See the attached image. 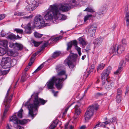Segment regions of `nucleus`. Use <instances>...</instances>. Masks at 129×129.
Returning a JSON list of instances; mask_svg holds the SVG:
<instances>
[{
	"label": "nucleus",
	"mask_w": 129,
	"mask_h": 129,
	"mask_svg": "<svg viewBox=\"0 0 129 129\" xmlns=\"http://www.w3.org/2000/svg\"><path fill=\"white\" fill-rule=\"evenodd\" d=\"M69 123L67 122L65 125L64 129H68L69 128Z\"/></svg>",
	"instance_id": "obj_63"
},
{
	"label": "nucleus",
	"mask_w": 129,
	"mask_h": 129,
	"mask_svg": "<svg viewBox=\"0 0 129 129\" xmlns=\"http://www.w3.org/2000/svg\"><path fill=\"white\" fill-rule=\"evenodd\" d=\"M103 39L101 38H97L93 42L95 47H98L102 43Z\"/></svg>",
	"instance_id": "obj_18"
},
{
	"label": "nucleus",
	"mask_w": 129,
	"mask_h": 129,
	"mask_svg": "<svg viewBox=\"0 0 129 129\" xmlns=\"http://www.w3.org/2000/svg\"><path fill=\"white\" fill-rule=\"evenodd\" d=\"M109 119L111 123L114 122H115L116 123L117 122L116 119V118L115 117L111 119Z\"/></svg>",
	"instance_id": "obj_54"
},
{
	"label": "nucleus",
	"mask_w": 129,
	"mask_h": 129,
	"mask_svg": "<svg viewBox=\"0 0 129 129\" xmlns=\"http://www.w3.org/2000/svg\"><path fill=\"white\" fill-rule=\"evenodd\" d=\"M122 70V68L121 67H119L116 71L114 72V74H118L121 72Z\"/></svg>",
	"instance_id": "obj_43"
},
{
	"label": "nucleus",
	"mask_w": 129,
	"mask_h": 129,
	"mask_svg": "<svg viewBox=\"0 0 129 129\" xmlns=\"http://www.w3.org/2000/svg\"><path fill=\"white\" fill-rule=\"evenodd\" d=\"M84 11H86L90 12H94V10L91 8L90 7H88L86 8L84 10Z\"/></svg>",
	"instance_id": "obj_40"
},
{
	"label": "nucleus",
	"mask_w": 129,
	"mask_h": 129,
	"mask_svg": "<svg viewBox=\"0 0 129 129\" xmlns=\"http://www.w3.org/2000/svg\"><path fill=\"white\" fill-rule=\"evenodd\" d=\"M116 45L112 46L110 49L111 53L113 54L114 55H116L119 54V51Z\"/></svg>",
	"instance_id": "obj_16"
},
{
	"label": "nucleus",
	"mask_w": 129,
	"mask_h": 129,
	"mask_svg": "<svg viewBox=\"0 0 129 129\" xmlns=\"http://www.w3.org/2000/svg\"><path fill=\"white\" fill-rule=\"evenodd\" d=\"M58 12V5L57 4L50 5L49 8L45 11L44 17L46 20H50L54 18L56 21V14Z\"/></svg>",
	"instance_id": "obj_2"
},
{
	"label": "nucleus",
	"mask_w": 129,
	"mask_h": 129,
	"mask_svg": "<svg viewBox=\"0 0 129 129\" xmlns=\"http://www.w3.org/2000/svg\"><path fill=\"white\" fill-rule=\"evenodd\" d=\"M33 16L32 15H30L29 16H25L23 17V18L24 19H30L31 18L33 17Z\"/></svg>",
	"instance_id": "obj_55"
},
{
	"label": "nucleus",
	"mask_w": 129,
	"mask_h": 129,
	"mask_svg": "<svg viewBox=\"0 0 129 129\" xmlns=\"http://www.w3.org/2000/svg\"><path fill=\"white\" fill-rule=\"evenodd\" d=\"M63 80V78L61 79L55 76L53 77L47 83L48 88L49 89L53 88L54 83H55L57 88L58 89H60L62 87V84L61 82Z\"/></svg>",
	"instance_id": "obj_3"
},
{
	"label": "nucleus",
	"mask_w": 129,
	"mask_h": 129,
	"mask_svg": "<svg viewBox=\"0 0 129 129\" xmlns=\"http://www.w3.org/2000/svg\"><path fill=\"white\" fill-rule=\"evenodd\" d=\"M10 89V88L8 90L6 97L4 100V103L5 106L4 108V110L2 117V120L5 117L6 114L9 109L10 106V103L12 98V95H11L9 97L8 96Z\"/></svg>",
	"instance_id": "obj_4"
},
{
	"label": "nucleus",
	"mask_w": 129,
	"mask_h": 129,
	"mask_svg": "<svg viewBox=\"0 0 129 129\" xmlns=\"http://www.w3.org/2000/svg\"><path fill=\"white\" fill-rule=\"evenodd\" d=\"M23 48V46L21 44L15 43V49H17L18 50L22 49Z\"/></svg>",
	"instance_id": "obj_24"
},
{
	"label": "nucleus",
	"mask_w": 129,
	"mask_h": 129,
	"mask_svg": "<svg viewBox=\"0 0 129 129\" xmlns=\"http://www.w3.org/2000/svg\"><path fill=\"white\" fill-rule=\"evenodd\" d=\"M75 49L78 52V54L79 56H81V50L80 48L78 46H76L75 47Z\"/></svg>",
	"instance_id": "obj_39"
},
{
	"label": "nucleus",
	"mask_w": 129,
	"mask_h": 129,
	"mask_svg": "<svg viewBox=\"0 0 129 129\" xmlns=\"http://www.w3.org/2000/svg\"><path fill=\"white\" fill-rule=\"evenodd\" d=\"M96 27V25L94 24L91 25L88 28L89 34L90 35V37H92L95 35Z\"/></svg>",
	"instance_id": "obj_12"
},
{
	"label": "nucleus",
	"mask_w": 129,
	"mask_h": 129,
	"mask_svg": "<svg viewBox=\"0 0 129 129\" xmlns=\"http://www.w3.org/2000/svg\"><path fill=\"white\" fill-rule=\"evenodd\" d=\"M49 40L47 41H42L41 43H43V45L42 46L41 49V50L43 49H44V48L46 46H47L48 45L49 43L48 42L49 41H50Z\"/></svg>",
	"instance_id": "obj_25"
},
{
	"label": "nucleus",
	"mask_w": 129,
	"mask_h": 129,
	"mask_svg": "<svg viewBox=\"0 0 129 129\" xmlns=\"http://www.w3.org/2000/svg\"><path fill=\"white\" fill-rule=\"evenodd\" d=\"M61 54V53L59 51H56L54 52L52 56L53 58H55Z\"/></svg>",
	"instance_id": "obj_34"
},
{
	"label": "nucleus",
	"mask_w": 129,
	"mask_h": 129,
	"mask_svg": "<svg viewBox=\"0 0 129 129\" xmlns=\"http://www.w3.org/2000/svg\"><path fill=\"white\" fill-rule=\"evenodd\" d=\"M57 13L56 14V21H57L58 20H64L66 19L67 17L64 15L61 14L60 11L59 10L58 7Z\"/></svg>",
	"instance_id": "obj_13"
},
{
	"label": "nucleus",
	"mask_w": 129,
	"mask_h": 129,
	"mask_svg": "<svg viewBox=\"0 0 129 129\" xmlns=\"http://www.w3.org/2000/svg\"><path fill=\"white\" fill-rule=\"evenodd\" d=\"M5 61L4 62V65L6 66L7 68H9L11 66V59L9 57H7L4 58Z\"/></svg>",
	"instance_id": "obj_14"
},
{
	"label": "nucleus",
	"mask_w": 129,
	"mask_h": 129,
	"mask_svg": "<svg viewBox=\"0 0 129 129\" xmlns=\"http://www.w3.org/2000/svg\"><path fill=\"white\" fill-rule=\"evenodd\" d=\"M78 40L79 44L82 45L83 48H84L87 44V43L85 39L83 37H82L79 38Z\"/></svg>",
	"instance_id": "obj_15"
},
{
	"label": "nucleus",
	"mask_w": 129,
	"mask_h": 129,
	"mask_svg": "<svg viewBox=\"0 0 129 129\" xmlns=\"http://www.w3.org/2000/svg\"><path fill=\"white\" fill-rule=\"evenodd\" d=\"M67 50H71V47L72 46L71 43H70V42H68L67 43Z\"/></svg>",
	"instance_id": "obj_41"
},
{
	"label": "nucleus",
	"mask_w": 129,
	"mask_h": 129,
	"mask_svg": "<svg viewBox=\"0 0 129 129\" xmlns=\"http://www.w3.org/2000/svg\"><path fill=\"white\" fill-rule=\"evenodd\" d=\"M14 114L11 117L10 119V121L12 122L14 124H18V120L17 118L16 117V115Z\"/></svg>",
	"instance_id": "obj_17"
},
{
	"label": "nucleus",
	"mask_w": 129,
	"mask_h": 129,
	"mask_svg": "<svg viewBox=\"0 0 129 129\" xmlns=\"http://www.w3.org/2000/svg\"><path fill=\"white\" fill-rule=\"evenodd\" d=\"M75 56L76 55L74 54H70L64 61L65 65L68 66L69 68L71 69H73L76 65L74 62L76 59Z\"/></svg>",
	"instance_id": "obj_6"
},
{
	"label": "nucleus",
	"mask_w": 129,
	"mask_h": 129,
	"mask_svg": "<svg viewBox=\"0 0 129 129\" xmlns=\"http://www.w3.org/2000/svg\"><path fill=\"white\" fill-rule=\"evenodd\" d=\"M6 53V50L0 47V56H2Z\"/></svg>",
	"instance_id": "obj_28"
},
{
	"label": "nucleus",
	"mask_w": 129,
	"mask_h": 129,
	"mask_svg": "<svg viewBox=\"0 0 129 129\" xmlns=\"http://www.w3.org/2000/svg\"><path fill=\"white\" fill-rule=\"evenodd\" d=\"M43 67V65L42 64L40 65L34 71V73H36L38 71L40 70Z\"/></svg>",
	"instance_id": "obj_49"
},
{
	"label": "nucleus",
	"mask_w": 129,
	"mask_h": 129,
	"mask_svg": "<svg viewBox=\"0 0 129 129\" xmlns=\"http://www.w3.org/2000/svg\"><path fill=\"white\" fill-rule=\"evenodd\" d=\"M105 64L103 63H101L99 64L97 68V71L103 69L104 68Z\"/></svg>",
	"instance_id": "obj_30"
},
{
	"label": "nucleus",
	"mask_w": 129,
	"mask_h": 129,
	"mask_svg": "<svg viewBox=\"0 0 129 129\" xmlns=\"http://www.w3.org/2000/svg\"><path fill=\"white\" fill-rule=\"evenodd\" d=\"M111 70V68L110 67H107L106 69L103 71L101 74V79L102 80H105L108 76Z\"/></svg>",
	"instance_id": "obj_11"
},
{
	"label": "nucleus",
	"mask_w": 129,
	"mask_h": 129,
	"mask_svg": "<svg viewBox=\"0 0 129 129\" xmlns=\"http://www.w3.org/2000/svg\"><path fill=\"white\" fill-rule=\"evenodd\" d=\"M25 32L27 34H30L31 32V27L28 24L24 27Z\"/></svg>",
	"instance_id": "obj_19"
},
{
	"label": "nucleus",
	"mask_w": 129,
	"mask_h": 129,
	"mask_svg": "<svg viewBox=\"0 0 129 129\" xmlns=\"http://www.w3.org/2000/svg\"><path fill=\"white\" fill-rule=\"evenodd\" d=\"M70 42L71 43L72 46L74 45L75 47L77 46V42L76 40L71 41Z\"/></svg>",
	"instance_id": "obj_47"
},
{
	"label": "nucleus",
	"mask_w": 129,
	"mask_h": 129,
	"mask_svg": "<svg viewBox=\"0 0 129 129\" xmlns=\"http://www.w3.org/2000/svg\"><path fill=\"white\" fill-rule=\"evenodd\" d=\"M5 16V15L4 14H1L0 15V20L3 19Z\"/></svg>",
	"instance_id": "obj_61"
},
{
	"label": "nucleus",
	"mask_w": 129,
	"mask_h": 129,
	"mask_svg": "<svg viewBox=\"0 0 129 129\" xmlns=\"http://www.w3.org/2000/svg\"><path fill=\"white\" fill-rule=\"evenodd\" d=\"M14 30L17 33L22 34L23 33V30L20 29L16 28Z\"/></svg>",
	"instance_id": "obj_36"
},
{
	"label": "nucleus",
	"mask_w": 129,
	"mask_h": 129,
	"mask_svg": "<svg viewBox=\"0 0 129 129\" xmlns=\"http://www.w3.org/2000/svg\"><path fill=\"white\" fill-rule=\"evenodd\" d=\"M104 14L103 13L99 10L98 12V14L99 15L103 16L104 15Z\"/></svg>",
	"instance_id": "obj_62"
},
{
	"label": "nucleus",
	"mask_w": 129,
	"mask_h": 129,
	"mask_svg": "<svg viewBox=\"0 0 129 129\" xmlns=\"http://www.w3.org/2000/svg\"><path fill=\"white\" fill-rule=\"evenodd\" d=\"M43 67V65L42 64L40 65L34 71V73H36L38 71L40 70Z\"/></svg>",
	"instance_id": "obj_50"
},
{
	"label": "nucleus",
	"mask_w": 129,
	"mask_h": 129,
	"mask_svg": "<svg viewBox=\"0 0 129 129\" xmlns=\"http://www.w3.org/2000/svg\"><path fill=\"white\" fill-rule=\"evenodd\" d=\"M8 37L11 40L14 39L16 38V36L15 35L12 34L9 35L8 36Z\"/></svg>",
	"instance_id": "obj_44"
},
{
	"label": "nucleus",
	"mask_w": 129,
	"mask_h": 129,
	"mask_svg": "<svg viewBox=\"0 0 129 129\" xmlns=\"http://www.w3.org/2000/svg\"><path fill=\"white\" fill-rule=\"evenodd\" d=\"M35 60V58H34V56H31L30 59V61L28 63V65L29 66H31L34 62Z\"/></svg>",
	"instance_id": "obj_38"
},
{
	"label": "nucleus",
	"mask_w": 129,
	"mask_h": 129,
	"mask_svg": "<svg viewBox=\"0 0 129 129\" xmlns=\"http://www.w3.org/2000/svg\"><path fill=\"white\" fill-rule=\"evenodd\" d=\"M71 8L68 4L64 3L60 4L58 8L59 10L63 12H66L69 10Z\"/></svg>",
	"instance_id": "obj_9"
},
{
	"label": "nucleus",
	"mask_w": 129,
	"mask_h": 129,
	"mask_svg": "<svg viewBox=\"0 0 129 129\" xmlns=\"http://www.w3.org/2000/svg\"><path fill=\"white\" fill-rule=\"evenodd\" d=\"M75 104V103H72L70 106L68 108H66V109L65 110V111L63 113V114L64 115L65 114H66V113L67 112V111L69 109V107L71 106L73 104Z\"/></svg>",
	"instance_id": "obj_56"
},
{
	"label": "nucleus",
	"mask_w": 129,
	"mask_h": 129,
	"mask_svg": "<svg viewBox=\"0 0 129 129\" xmlns=\"http://www.w3.org/2000/svg\"><path fill=\"white\" fill-rule=\"evenodd\" d=\"M62 37V36H60L58 37L54 38L51 39H50L49 40H51V41L55 42L61 39Z\"/></svg>",
	"instance_id": "obj_27"
},
{
	"label": "nucleus",
	"mask_w": 129,
	"mask_h": 129,
	"mask_svg": "<svg viewBox=\"0 0 129 129\" xmlns=\"http://www.w3.org/2000/svg\"><path fill=\"white\" fill-rule=\"evenodd\" d=\"M122 93V91L121 89L120 88L118 89L117 93V95H121Z\"/></svg>",
	"instance_id": "obj_53"
},
{
	"label": "nucleus",
	"mask_w": 129,
	"mask_h": 129,
	"mask_svg": "<svg viewBox=\"0 0 129 129\" xmlns=\"http://www.w3.org/2000/svg\"><path fill=\"white\" fill-rule=\"evenodd\" d=\"M76 0H69L68 2L70 5L74 6L76 4Z\"/></svg>",
	"instance_id": "obj_35"
},
{
	"label": "nucleus",
	"mask_w": 129,
	"mask_h": 129,
	"mask_svg": "<svg viewBox=\"0 0 129 129\" xmlns=\"http://www.w3.org/2000/svg\"><path fill=\"white\" fill-rule=\"evenodd\" d=\"M110 121V119H109L107 121L102 122V124H104V125H105L106 124H109L110 123H111Z\"/></svg>",
	"instance_id": "obj_59"
},
{
	"label": "nucleus",
	"mask_w": 129,
	"mask_h": 129,
	"mask_svg": "<svg viewBox=\"0 0 129 129\" xmlns=\"http://www.w3.org/2000/svg\"><path fill=\"white\" fill-rule=\"evenodd\" d=\"M125 19L126 21L127 25L128 26L129 25V13L128 12L126 13Z\"/></svg>",
	"instance_id": "obj_26"
},
{
	"label": "nucleus",
	"mask_w": 129,
	"mask_h": 129,
	"mask_svg": "<svg viewBox=\"0 0 129 129\" xmlns=\"http://www.w3.org/2000/svg\"><path fill=\"white\" fill-rule=\"evenodd\" d=\"M117 48L118 49V51H119V54H120L122 52L124 51L125 49L124 47L122 45H119L117 46Z\"/></svg>",
	"instance_id": "obj_21"
},
{
	"label": "nucleus",
	"mask_w": 129,
	"mask_h": 129,
	"mask_svg": "<svg viewBox=\"0 0 129 129\" xmlns=\"http://www.w3.org/2000/svg\"><path fill=\"white\" fill-rule=\"evenodd\" d=\"M35 24L37 27H44L47 26L45 24L44 20L43 17L41 15L36 16L35 19Z\"/></svg>",
	"instance_id": "obj_7"
},
{
	"label": "nucleus",
	"mask_w": 129,
	"mask_h": 129,
	"mask_svg": "<svg viewBox=\"0 0 129 129\" xmlns=\"http://www.w3.org/2000/svg\"><path fill=\"white\" fill-rule=\"evenodd\" d=\"M43 67V65L42 64L40 65L34 71V73H36L38 71L40 70Z\"/></svg>",
	"instance_id": "obj_48"
},
{
	"label": "nucleus",
	"mask_w": 129,
	"mask_h": 129,
	"mask_svg": "<svg viewBox=\"0 0 129 129\" xmlns=\"http://www.w3.org/2000/svg\"><path fill=\"white\" fill-rule=\"evenodd\" d=\"M81 106V104L79 102H78L77 104L75 105L74 108L75 112L74 114V119H76L80 114L81 112V110L79 108Z\"/></svg>",
	"instance_id": "obj_10"
},
{
	"label": "nucleus",
	"mask_w": 129,
	"mask_h": 129,
	"mask_svg": "<svg viewBox=\"0 0 129 129\" xmlns=\"http://www.w3.org/2000/svg\"><path fill=\"white\" fill-rule=\"evenodd\" d=\"M99 10L104 14L106 11V7H105L103 6Z\"/></svg>",
	"instance_id": "obj_46"
},
{
	"label": "nucleus",
	"mask_w": 129,
	"mask_h": 129,
	"mask_svg": "<svg viewBox=\"0 0 129 129\" xmlns=\"http://www.w3.org/2000/svg\"><path fill=\"white\" fill-rule=\"evenodd\" d=\"M23 111V110L21 109L18 112L17 116L19 118H21L22 117V112Z\"/></svg>",
	"instance_id": "obj_33"
},
{
	"label": "nucleus",
	"mask_w": 129,
	"mask_h": 129,
	"mask_svg": "<svg viewBox=\"0 0 129 129\" xmlns=\"http://www.w3.org/2000/svg\"><path fill=\"white\" fill-rule=\"evenodd\" d=\"M125 60L126 61H129V53L126 56Z\"/></svg>",
	"instance_id": "obj_64"
},
{
	"label": "nucleus",
	"mask_w": 129,
	"mask_h": 129,
	"mask_svg": "<svg viewBox=\"0 0 129 129\" xmlns=\"http://www.w3.org/2000/svg\"><path fill=\"white\" fill-rule=\"evenodd\" d=\"M57 124L55 122H53L50 126V129H54L56 126Z\"/></svg>",
	"instance_id": "obj_45"
},
{
	"label": "nucleus",
	"mask_w": 129,
	"mask_h": 129,
	"mask_svg": "<svg viewBox=\"0 0 129 129\" xmlns=\"http://www.w3.org/2000/svg\"><path fill=\"white\" fill-rule=\"evenodd\" d=\"M27 122V121L26 119H23L22 120H19L18 121V122L21 125H24L26 124Z\"/></svg>",
	"instance_id": "obj_32"
},
{
	"label": "nucleus",
	"mask_w": 129,
	"mask_h": 129,
	"mask_svg": "<svg viewBox=\"0 0 129 129\" xmlns=\"http://www.w3.org/2000/svg\"><path fill=\"white\" fill-rule=\"evenodd\" d=\"M15 43H12L9 44V46L10 47L13 48L15 49Z\"/></svg>",
	"instance_id": "obj_52"
},
{
	"label": "nucleus",
	"mask_w": 129,
	"mask_h": 129,
	"mask_svg": "<svg viewBox=\"0 0 129 129\" xmlns=\"http://www.w3.org/2000/svg\"><path fill=\"white\" fill-rule=\"evenodd\" d=\"M102 84L107 89L109 90L114 87V83L113 81L106 79L102 81Z\"/></svg>",
	"instance_id": "obj_8"
},
{
	"label": "nucleus",
	"mask_w": 129,
	"mask_h": 129,
	"mask_svg": "<svg viewBox=\"0 0 129 129\" xmlns=\"http://www.w3.org/2000/svg\"><path fill=\"white\" fill-rule=\"evenodd\" d=\"M34 35L36 38H40L43 35V34H40L36 32H34Z\"/></svg>",
	"instance_id": "obj_31"
},
{
	"label": "nucleus",
	"mask_w": 129,
	"mask_h": 129,
	"mask_svg": "<svg viewBox=\"0 0 129 129\" xmlns=\"http://www.w3.org/2000/svg\"><path fill=\"white\" fill-rule=\"evenodd\" d=\"M98 108V106L96 104L89 107L84 115L85 121L87 122L90 119L93 115L94 110H97Z\"/></svg>",
	"instance_id": "obj_5"
},
{
	"label": "nucleus",
	"mask_w": 129,
	"mask_h": 129,
	"mask_svg": "<svg viewBox=\"0 0 129 129\" xmlns=\"http://www.w3.org/2000/svg\"><path fill=\"white\" fill-rule=\"evenodd\" d=\"M31 98L33 99V103L32 104H29L30 102L29 100L25 104V106H27L29 110V114L33 117V119L37 114L38 109L40 106L39 104L44 105L47 102V100H45L43 99L38 98V95L37 93H34L31 96Z\"/></svg>",
	"instance_id": "obj_1"
},
{
	"label": "nucleus",
	"mask_w": 129,
	"mask_h": 129,
	"mask_svg": "<svg viewBox=\"0 0 129 129\" xmlns=\"http://www.w3.org/2000/svg\"><path fill=\"white\" fill-rule=\"evenodd\" d=\"M38 3L36 1H32L31 2V7H35V9L38 6Z\"/></svg>",
	"instance_id": "obj_29"
},
{
	"label": "nucleus",
	"mask_w": 129,
	"mask_h": 129,
	"mask_svg": "<svg viewBox=\"0 0 129 129\" xmlns=\"http://www.w3.org/2000/svg\"><path fill=\"white\" fill-rule=\"evenodd\" d=\"M0 44L3 47L6 48L8 46V41L7 40H4L0 42Z\"/></svg>",
	"instance_id": "obj_22"
},
{
	"label": "nucleus",
	"mask_w": 129,
	"mask_h": 129,
	"mask_svg": "<svg viewBox=\"0 0 129 129\" xmlns=\"http://www.w3.org/2000/svg\"><path fill=\"white\" fill-rule=\"evenodd\" d=\"M65 71H64L63 70L60 71L58 73L57 75L58 76H61L63 75H64L65 78L64 79L63 78H62L63 80H62V81H63L65 79H66L67 78V76L65 74Z\"/></svg>",
	"instance_id": "obj_23"
},
{
	"label": "nucleus",
	"mask_w": 129,
	"mask_h": 129,
	"mask_svg": "<svg viewBox=\"0 0 129 129\" xmlns=\"http://www.w3.org/2000/svg\"><path fill=\"white\" fill-rule=\"evenodd\" d=\"M33 43L34 44V45L35 47L38 46L41 44L42 43L41 42H37L35 41H33Z\"/></svg>",
	"instance_id": "obj_51"
},
{
	"label": "nucleus",
	"mask_w": 129,
	"mask_h": 129,
	"mask_svg": "<svg viewBox=\"0 0 129 129\" xmlns=\"http://www.w3.org/2000/svg\"><path fill=\"white\" fill-rule=\"evenodd\" d=\"M92 16V15H86L84 18V21L85 22L87 20L90 19Z\"/></svg>",
	"instance_id": "obj_37"
},
{
	"label": "nucleus",
	"mask_w": 129,
	"mask_h": 129,
	"mask_svg": "<svg viewBox=\"0 0 129 129\" xmlns=\"http://www.w3.org/2000/svg\"><path fill=\"white\" fill-rule=\"evenodd\" d=\"M121 95H117L116 97V101L118 103H120L121 100Z\"/></svg>",
	"instance_id": "obj_42"
},
{
	"label": "nucleus",
	"mask_w": 129,
	"mask_h": 129,
	"mask_svg": "<svg viewBox=\"0 0 129 129\" xmlns=\"http://www.w3.org/2000/svg\"><path fill=\"white\" fill-rule=\"evenodd\" d=\"M31 4H28L26 5L25 9L26 10L28 11H31L35 9V7H31Z\"/></svg>",
	"instance_id": "obj_20"
},
{
	"label": "nucleus",
	"mask_w": 129,
	"mask_h": 129,
	"mask_svg": "<svg viewBox=\"0 0 129 129\" xmlns=\"http://www.w3.org/2000/svg\"><path fill=\"white\" fill-rule=\"evenodd\" d=\"M87 52H88L90 50V46L89 45L87 46L86 48L85 49Z\"/></svg>",
	"instance_id": "obj_60"
},
{
	"label": "nucleus",
	"mask_w": 129,
	"mask_h": 129,
	"mask_svg": "<svg viewBox=\"0 0 129 129\" xmlns=\"http://www.w3.org/2000/svg\"><path fill=\"white\" fill-rule=\"evenodd\" d=\"M105 94L104 93H98L96 94L97 96H101L104 95Z\"/></svg>",
	"instance_id": "obj_58"
},
{
	"label": "nucleus",
	"mask_w": 129,
	"mask_h": 129,
	"mask_svg": "<svg viewBox=\"0 0 129 129\" xmlns=\"http://www.w3.org/2000/svg\"><path fill=\"white\" fill-rule=\"evenodd\" d=\"M122 43L124 46H125L126 45V42L125 39H123L122 40Z\"/></svg>",
	"instance_id": "obj_57"
}]
</instances>
